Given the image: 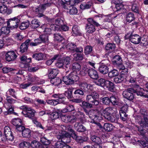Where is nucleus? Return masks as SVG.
I'll use <instances>...</instances> for the list:
<instances>
[{
	"label": "nucleus",
	"mask_w": 148,
	"mask_h": 148,
	"mask_svg": "<svg viewBox=\"0 0 148 148\" xmlns=\"http://www.w3.org/2000/svg\"><path fill=\"white\" fill-rule=\"evenodd\" d=\"M84 113L80 112H78L75 115H64L61 116L62 121L66 123L70 122L73 123L78 121L82 122V118L84 117Z\"/></svg>",
	"instance_id": "f257e3e1"
},
{
	"label": "nucleus",
	"mask_w": 148,
	"mask_h": 148,
	"mask_svg": "<svg viewBox=\"0 0 148 148\" xmlns=\"http://www.w3.org/2000/svg\"><path fill=\"white\" fill-rule=\"evenodd\" d=\"M139 88V85L138 84H133L132 88H128L127 91H124L123 92V97L129 100H132L134 98L133 93H136L137 88Z\"/></svg>",
	"instance_id": "f03ea898"
},
{
	"label": "nucleus",
	"mask_w": 148,
	"mask_h": 148,
	"mask_svg": "<svg viewBox=\"0 0 148 148\" xmlns=\"http://www.w3.org/2000/svg\"><path fill=\"white\" fill-rule=\"evenodd\" d=\"M88 23L86 26V32L88 33L92 34L95 32L96 30L94 25L98 27L100 26L99 24L96 22L95 20L91 18L87 19Z\"/></svg>",
	"instance_id": "7ed1b4c3"
},
{
	"label": "nucleus",
	"mask_w": 148,
	"mask_h": 148,
	"mask_svg": "<svg viewBox=\"0 0 148 148\" xmlns=\"http://www.w3.org/2000/svg\"><path fill=\"white\" fill-rule=\"evenodd\" d=\"M99 95L97 92L95 91L92 92L90 93L87 95L86 101L92 104V106H97L99 102L97 99L99 97Z\"/></svg>",
	"instance_id": "20e7f679"
},
{
	"label": "nucleus",
	"mask_w": 148,
	"mask_h": 148,
	"mask_svg": "<svg viewBox=\"0 0 148 148\" xmlns=\"http://www.w3.org/2000/svg\"><path fill=\"white\" fill-rule=\"evenodd\" d=\"M78 79V77L74 72H71L68 76H64L62 78L63 82L66 85L73 84Z\"/></svg>",
	"instance_id": "39448f33"
},
{
	"label": "nucleus",
	"mask_w": 148,
	"mask_h": 148,
	"mask_svg": "<svg viewBox=\"0 0 148 148\" xmlns=\"http://www.w3.org/2000/svg\"><path fill=\"white\" fill-rule=\"evenodd\" d=\"M21 109H24L22 113L26 117L32 119L34 116L35 111L30 108H28L26 106H23L20 107Z\"/></svg>",
	"instance_id": "423d86ee"
},
{
	"label": "nucleus",
	"mask_w": 148,
	"mask_h": 148,
	"mask_svg": "<svg viewBox=\"0 0 148 148\" xmlns=\"http://www.w3.org/2000/svg\"><path fill=\"white\" fill-rule=\"evenodd\" d=\"M19 22L18 18L15 17L9 19L7 22V24L8 27L11 29H13L18 27Z\"/></svg>",
	"instance_id": "0eeeda50"
},
{
	"label": "nucleus",
	"mask_w": 148,
	"mask_h": 148,
	"mask_svg": "<svg viewBox=\"0 0 148 148\" xmlns=\"http://www.w3.org/2000/svg\"><path fill=\"white\" fill-rule=\"evenodd\" d=\"M81 72L82 73V72H84L83 74L84 75L86 74L88 72L89 76L93 79H97L98 77V75L97 71L93 69H88L87 68H84L82 70Z\"/></svg>",
	"instance_id": "6e6552de"
},
{
	"label": "nucleus",
	"mask_w": 148,
	"mask_h": 148,
	"mask_svg": "<svg viewBox=\"0 0 148 148\" xmlns=\"http://www.w3.org/2000/svg\"><path fill=\"white\" fill-rule=\"evenodd\" d=\"M100 105L101 109L100 111L105 118L116 110L115 108L112 107H108L103 109L102 106L101 105Z\"/></svg>",
	"instance_id": "1a4fd4ad"
},
{
	"label": "nucleus",
	"mask_w": 148,
	"mask_h": 148,
	"mask_svg": "<svg viewBox=\"0 0 148 148\" xmlns=\"http://www.w3.org/2000/svg\"><path fill=\"white\" fill-rule=\"evenodd\" d=\"M5 59L8 62L14 61L16 58L17 56L14 51H8L5 54Z\"/></svg>",
	"instance_id": "9d476101"
},
{
	"label": "nucleus",
	"mask_w": 148,
	"mask_h": 148,
	"mask_svg": "<svg viewBox=\"0 0 148 148\" xmlns=\"http://www.w3.org/2000/svg\"><path fill=\"white\" fill-rule=\"evenodd\" d=\"M4 132L6 138L7 140L11 141L14 140V137L9 126H6L5 127L4 129Z\"/></svg>",
	"instance_id": "9b49d317"
},
{
	"label": "nucleus",
	"mask_w": 148,
	"mask_h": 148,
	"mask_svg": "<svg viewBox=\"0 0 148 148\" xmlns=\"http://www.w3.org/2000/svg\"><path fill=\"white\" fill-rule=\"evenodd\" d=\"M6 98L5 101H4V107L8 108V107H10L12 106L11 105L13 104L16 102V100L14 99L10 96H9L8 95H6Z\"/></svg>",
	"instance_id": "f8f14e48"
},
{
	"label": "nucleus",
	"mask_w": 148,
	"mask_h": 148,
	"mask_svg": "<svg viewBox=\"0 0 148 148\" xmlns=\"http://www.w3.org/2000/svg\"><path fill=\"white\" fill-rule=\"evenodd\" d=\"M130 41L132 43L138 44L140 43L141 40L140 36L138 34H131L129 37Z\"/></svg>",
	"instance_id": "ddd939ff"
},
{
	"label": "nucleus",
	"mask_w": 148,
	"mask_h": 148,
	"mask_svg": "<svg viewBox=\"0 0 148 148\" xmlns=\"http://www.w3.org/2000/svg\"><path fill=\"white\" fill-rule=\"evenodd\" d=\"M127 77L126 75L120 74L118 76L115 77L114 80L116 83H119L123 81H126L128 80Z\"/></svg>",
	"instance_id": "4468645a"
},
{
	"label": "nucleus",
	"mask_w": 148,
	"mask_h": 148,
	"mask_svg": "<svg viewBox=\"0 0 148 148\" xmlns=\"http://www.w3.org/2000/svg\"><path fill=\"white\" fill-rule=\"evenodd\" d=\"M32 57L35 59L38 60H45L47 58V54L45 53H35L33 55Z\"/></svg>",
	"instance_id": "2eb2a0df"
},
{
	"label": "nucleus",
	"mask_w": 148,
	"mask_h": 148,
	"mask_svg": "<svg viewBox=\"0 0 148 148\" xmlns=\"http://www.w3.org/2000/svg\"><path fill=\"white\" fill-rule=\"evenodd\" d=\"M109 68L106 64L103 63L100 64L99 67V71L101 73L106 74L108 72Z\"/></svg>",
	"instance_id": "dca6fc26"
},
{
	"label": "nucleus",
	"mask_w": 148,
	"mask_h": 148,
	"mask_svg": "<svg viewBox=\"0 0 148 148\" xmlns=\"http://www.w3.org/2000/svg\"><path fill=\"white\" fill-rule=\"evenodd\" d=\"M71 137V134L66 131L63 132L62 134L57 136V138L59 139H64L67 140L69 139L70 140Z\"/></svg>",
	"instance_id": "f3484780"
},
{
	"label": "nucleus",
	"mask_w": 148,
	"mask_h": 148,
	"mask_svg": "<svg viewBox=\"0 0 148 148\" xmlns=\"http://www.w3.org/2000/svg\"><path fill=\"white\" fill-rule=\"evenodd\" d=\"M51 4V3H48L40 5L39 7L36 8L35 12L40 13L45 10L47 7L50 6Z\"/></svg>",
	"instance_id": "a211bd4d"
},
{
	"label": "nucleus",
	"mask_w": 148,
	"mask_h": 148,
	"mask_svg": "<svg viewBox=\"0 0 148 148\" xmlns=\"http://www.w3.org/2000/svg\"><path fill=\"white\" fill-rule=\"evenodd\" d=\"M59 71L56 69H48V76L49 78L55 77L58 74Z\"/></svg>",
	"instance_id": "6ab92c4d"
},
{
	"label": "nucleus",
	"mask_w": 148,
	"mask_h": 148,
	"mask_svg": "<svg viewBox=\"0 0 148 148\" xmlns=\"http://www.w3.org/2000/svg\"><path fill=\"white\" fill-rule=\"evenodd\" d=\"M74 126L76 130L79 132H84L86 130V128L83 125L80 124L79 122L76 123Z\"/></svg>",
	"instance_id": "aec40b11"
},
{
	"label": "nucleus",
	"mask_w": 148,
	"mask_h": 148,
	"mask_svg": "<svg viewBox=\"0 0 148 148\" xmlns=\"http://www.w3.org/2000/svg\"><path fill=\"white\" fill-rule=\"evenodd\" d=\"M61 141H58L55 144V147L56 148H63L65 144L70 142V139L65 140L64 139H61Z\"/></svg>",
	"instance_id": "412c9836"
},
{
	"label": "nucleus",
	"mask_w": 148,
	"mask_h": 148,
	"mask_svg": "<svg viewBox=\"0 0 148 148\" xmlns=\"http://www.w3.org/2000/svg\"><path fill=\"white\" fill-rule=\"evenodd\" d=\"M79 86L80 87L81 89L83 90H85L86 88L88 89L91 90L92 87L91 84H88L85 82H80L79 84Z\"/></svg>",
	"instance_id": "4be33fe9"
},
{
	"label": "nucleus",
	"mask_w": 148,
	"mask_h": 148,
	"mask_svg": "<svg viewBox=\"0 0 148 148\" xmlns=\"http://www.w3.org/2000/svg\"><path fill=\"white\" fill-rule=\"evenodd\" d=\"M122 61L121 57L119 55H116L114 57L112 62L113 64L116 66L118 64H121Z\"/></svg>",
	"instance_id": "5701e85b"
},
{
	"label": "nucleus",
	"mask_w": 148,
	"mask_h": 148,
	"mask_svg": "<svg viewBox=\"0 0 148 148\" xmlns=\"http://www.w3.org/2000/svg\"><path fill=\"white\" fill-rule=\"evenodd\" d=\"M114 87V84L109 80H106L104 88H107L110 91H113Z\"/></svg>",
	"instance_id": "b1692460"
},
{
	"label": "nucleus",
	"mask_w": 148,
	"mask_h": 148,
	"mask_svg": "<svg viewBox=\"0 0 148 148\" xmlns=\"http://www.w3.org/2000/svg\"><path fill=\"white\" fill-rule=\"evenodd\" d=\"M52 97L54 98H58L57 100H59L60 102L59 103H62L64 104H65L64 101V99L65 98L64 97V96L62 94H54L52 95Z\"/></svg>",
	"instance_id": "393cba45"
},
{
	"label": "nucleus",
	"mask_w": 148,
	"mask_h": 148,
	"mask_svg": "<svg viewBox=\"0 0 148 148\" xmlns=\"http://www.w3.org/2000/svg\"><path fill=\"white\" fill-rule=\"evenodd\" d=\"M138 124L142 128H145L148 130V119L147 118H143L142 121L138 122Z\"/></svg>",
	"instance_id": "a878e982"
},
{
	"label": "nucleus",
	"mask_w": 148,
	"mask_h": 148,
	"mask_svg": "<svg viewBox=\"0 0 148 148\" xmlns=\"http://www.w3.org/2000/svg\"><path fill=\"white\" fill-rule=\"evenodd\" d=\"M124 107H123L121 110L120 111V118L123 121H125L127 120V115L126 114V112L127 110V109L124 111L123 110Z\"/></svg>",
	"instance_id": "bb28decb"
},
{
	"label": "nucleus",
	"mask_w": 148,
	"mask_h": 148,
	"mask_svg": "<svg viewBox=\"0 0 148 148\" xmlns=\"http://www.w3.org/2000/svg\"><path fill=\"white\" fill-rule=\"evenodd\" d=\"M61 59L63 60V63L65 67L66 68L69 67L71 60L69 56H66L64 57Z\"/></svg>",
	"instance_id": "cd10ccee"
},
{
	"label": "nucleus",
	"mask_w": 148,
	"mask_h": 148,
	"mask_svg": "<svg viewBox=\"0 0 148 148\" xmlns=\"http://www.w3.org/2000/svg\"><path fill=\"white\" fill-rule=\"evenodd\" d=\"M72 31L74 36L80 35L81 34L79 28L77 25H75L73 27Z\"/></svg>",
	"instance_id": "c85d7f7f"
},
{
	"label": "nucleus",
	"mask_w": 148,
	"mask_h": 148,
	"mask_svg": "<svg viewBox=\"0 0 148 148\" xmlns=\"http://www.w3.org/2000/svg\"><path fill=\"white\" fill-rule=\"evenodd\" d=\"M22 134L24 137L27 138H30L31 135V130L28 128H25L22 131Z\"/></svg>",
	"instance_id": "c756f323"
},
{
	"label": "nucleus",
	"mask_w": 148,
	"mask_h": 148,
	"mask_svg": "<svg viewBox=\"0 0 148 148\" xmlns=\"http://www.w3.org/2000/svg\"><path fill=\"white\" fill-rule=\"evenodd\" d=\"M40 22L38 19H34L31 22V27L33 29H36L40 26Z\"/></svg>",
	"instance_id": "7c9ffc66"
},
{
	"label": "nucleus",
	"mask_w": 148,
	"mask_h": 148,
	"mask_svg": "<svg viewBox=\"0 0 148 148\" xmlns=\"http://www.w3.org/2000/svg\"><path fill=\"white\" fill-rule=\"evenodd\" d=\"M51 83L53 85L57 86L62 82L61 79L59 78H54L51 79Z\"/></svg>",
	"instance_id": "2f4dec72"
},
{
	"label": "nucleus",
	"mask_w": 148,
	"mask_h": 148,
	"mask_svg": "<svg viewBox=\"0 0 148 148\" xmlns=\"http://www.w3.org/2000/svg\"><path fill=\"white\" fill-rule=\"evenodd\" d=\"M110 102L114 105H116L118 104L119 102L120 99L117 97L112 96L110 97Z\"/></svg>",
	"instance_id": "473e14b6"
},
{
	"label": "nucleus",
	"mask_w": 148,
	"mask_h": 148,
	"mask_svg": "<svg viewBox=\"0 0 148 148\" xmlns=\"http://www.w3.org/2000/svg\"><path fill=\"white\" fill-rule=\"evenodd\" d=\"M115 8L116 9V11L119 14L123 13L125 10L123 8V6L122 3L116 5Z\"/></svg>",
	"instance_id": "72a5a7b5"
},
{
	"label": "nucleus",
	"mask_w": 148,
	"mask_h": 148,
	"mask_svg": "<svg viewBox=\"0 0 148 148\" xmlns=\"http://www.w3.org/2000/svg\"><path fill=\"white\" fill-rule=\"evenodd\" d=\"M114 127L112 124L109 123H105L104 124L103 128L106 131L109 132L112 131Z\"/></svg>",
	"instance_id": "f704fd0d"
},
{
	"label": "nucleus",
	"mask_w": 148,
	"mask_h": 148,
	"mask_svg": "<svg viewBox=\"0 0 148 148\" xmlns=\"http://www.w3.org/2000/svg\"><path fill=\"white\" fill-rule=\"evenodd\" d=\"M126 18L127 21L130 23L134 19V15L133 13L129 12L127 14Z\"/></svg>",
	"instance_id": "c9c22d12"
},
{
	"label": "nucleus",
	"mask_w": 148,
	"mask_h": 148,
	"mask_svg": "<svg viewBox=\"0 0 148 148\" xmlns=\"http://www.w3.org/2000/svg\"><path fill=\"white\" fill-rule=\"evenodd\" d=\"M80 106L83 108H91L93 107V106L87 101H83L82 104H80Z\"/></svg>",
	"instance_id": "e433bc0d"
},
{
	"label": "nucleus",
	"mask_w": 148,
	"mask_h": 148,
	"mask_svg": "<svg viewBox=\"0 0 148 148\" xmlns=\"http://www.w3.org/2000/svg\"><path fill=\"white\" fill-rule=\"evenodd\" d=\"M62 110H60L58 112L56 111L52 112L50 114V117L52 120H54L58 118L60 116Z\"/></svg>",
	"instance_id": "4c0bfd02"
},
{
	"label": "nucleus",
	"mask_w": 148,
	"mask_h": 148,
	"mask_svg": "<svg viewBox=\"0 0 148 148\" xmlns=\"http://www.w3.org/2000/svg\"><path fill=\"white\" fill-rule=\"evenodd\" d=\"M60 102L59 100L57 99H47L46 100V103L51 106H56Z\"/></svg>",
	"instance_id": "58836bf2"
},
{
	"label": "nucleus",
	"mask_w": 148,
	"mask_h": 148,
	"mask_svg": "<svg viewBox=\"0 0 148 148\" xmlns=\"http://www.w3.org/2000/svg\"><path fill=\"white\" fill-rule=\"evenodd\" d=\"M106 81L105 79L100 78L96 81L95 83L97 85L104 88Z\"/></svg>",
	"instance_id": "ea45409f"
},
{
	"label": "nucleus",
	"mask_w": 148,
	"mask_h": 148,
	"mask_svg": "<svg viewBox=\"0 0 148 148\" xmlns=\"http://www.w3.org/2000/svg\"><path fill=\"white\" fill-rule=\"evenodd\" d=\"M91 140L97 144H100L101 142V140L99 137L93 135L91 136L90 138Z\"/></svg>",
	"instance_id": "a19ab883"
},
{
	"label": "nucleus",
	"mask_w": 148,
	"mask_h": 148,
	"mask_svg": "<svg viewBox=\"0 0 148 148\" xmlns=\"http://www.w3.org/2000/svg\"><path fill=\"white\" fill-rule=\"evenodd\" d=\"M12 123L13 125L16 127L19 125H22V121L19 118H14L12 120Z\"/></svg>",
	"instance_id": "79ce46f5"
},
{
	"label": "nucleus",
	"mask_w": 148,
	"mask_h": 148,
	"mask_svg": "<svg viewBox=\"0 0 148 148\" xmlns=\"http://www.w3.org/2000/svg\"><path fill=\"white\" fill-rule=\"evenodd\" d=\"M115 113L114 112L112 114H110L107 117L106 119L112 122H114L115 121L116 117L115 115Z\"/></svg>",
	"instance_id": "37998d69"
},
{
	"label": "nucleus",
	"mask_w": 148,
	"mask_h": 148,
	"mask_svg": "<svg viewBox=\"0 0 148 148\" xmlns=\"http://www.w3.org/2000/svg\"><path fill=\"white\" fill-rule=\"evenodd\" d=\"M74 109V107L73 105H67L65 108L62 110V111L63 112H70L73 111Z\"/></svg>",
	"instance_id": "c03bdc74"
},
{
	"label": "nucleus",
	"mask_w": 148,
	"mask_h": 148,
	"mask_svg": "<svg viewBox=\"0 0 148 148\" xmlns=\"http://www.w3.org/2000/svg\"><path fill=\"white\" fill-rule=\"evenodd\" d=\"M30 23L28 21L22 23L19 26L20 29L21 30H24L27 28L29 26Z\"/></svg>",
	"instance_id": "a18cd8bd"
},
{
	"label": "nucleus",
	"mask_w": 148,
	"mask_h": 148,
	"mask_svg": "<svg viewBox=\"0 0 148 148\" xmlns=\"http://www.w3.org/2000/svg\"><path fill=\"white\" fill-rule=\"evenodd\" d=\"M141 46H146L148 45V38L142 37L140 42Z\"/></svg>",
	"instance_id": "49530a36"
},
{
	"label": "nucleus",
	"mask_w": 148,
	"mask_h": 148,
	"mask_svg": "<svg viewBox=\"0 0 148 148\" xmlns=\"http://www.w3.org/2000/svg\"><path fill=\"white\" fill-rule=\"evenodd\" d=\"M116 47L114 43H109L107 44L105 47V49L107 50H112L114 49Z\"/></svg>",
	"instance_id": "de8ad7c7"
},
{
	"label": "nucleus",
	"mask_w": 148,
	"mask_h": 148,
	"mask_svg": "<svg viewBox=\"0 0 148 148\" xmlns=\"http://www.w3.org/2000/svg\"><path fill=\"white\" fill-rule=\"evenodd\" d=\"M42 43V42L41 39L39 37V38L34 40V42H31L30 43V45L31 46H35Z\"/></svg>",
	"instance_id": "09e8293b"
},
{
	"label": "nucleus",
	"mask_w": 148,
	"mask_h": 148,
	"mask_svg": "<svg viewBox=\"0 0 148 148\" xmlns=\"http://www.w3.org/2000/svg\"><path fill=\"white\" fill-rule=\"evenodd\" d=\"M91 2H88L87 3H83L80 5V7L82 9H85L90 8L92 5Z\"/></svg>",
	"instance_id": "8fccbe9b"
},
{
	"label": "nucleus",
	"mask_w": 148,
	"mask_h": 148,
	"mask_svg": "<svg viewBox=\"0 0 148 148\" xmlns=\"http://www.w3.org/2000/svg\"><path fill=\"white\" fill-rule=\"evenodd\" d=\"M118 72L116 70H113L108 73V76L110 77H112L118 76Z\"/></svg>",
	"instance_id": "3c124183"
},
{
	"label": "nucleus",
	"mask_w": 148,
	"mask_h": 148,
	"mask_svg": "<svg viewBox=\"0 0 148 148\" xmlns=\"http://www.w3.org/2000/svg\"><path fill=\"white\" fill-rule=\"evenodd\" d=\"M30 146V143L27 141L22 142L19 145V146L21 148H28Z\"/></svg>",
	"instance_id": "603ef678"
},
{
	"label": "nucleus",
	"mask_w": 148,
	"mask_h": 148,
	"mask_svg": "<svg viewBox=\"0 0 148 148\" xmlns=\"http://www.w3.org/2000/svg\"><path fill=\"white\" fill-rule=\"evenodd\" d=\"M28 46L25 43H22L20 46V52L21 53L26 52L28 49Z\"/></svg>",
	"instance_id": "864d4df0"
},
{
	"label": "nucleus",
	"mask_w": 148,
	"mask_h": 148,
	"mask_svg": "<svg viewBox=\"0 0 148 148\" xmlns=\"http://www.w3.org/2000/svg\"><path fill=\"white\" fill-rule=\"evenodd\" d=\"M40 37L42 43H45L48 42L49 39L48 35H42L40 36Z\"/></svg>",
	"instance_id": "5fc2aeb1"
},
{
	"label": "nucleus",
	"mask_w": 148,
	"mask_h": 148,
	"mask_svg": "<svg viewBox=\"0 0 148 148\" xmlns=\"http://www.w3.org/2000/svg\"><path fill=\"white\" fill-rule=\"evenodd\" d=\"M6 109L7 111L6 112H5L4 114L5 115L10 114H16V113L14 112V108L13 106H11L10 107H8V108Z\"/></svg>",
	"instance_id": "6e6d98bb"
},
{
	"label": "nucleus",
	"mask_w": 148,
	"mask_h": 148,
	"mask_svg": "<svg viewBox=\"0 0 148 148\" xmlns=\"http://www.w3.org/2000/svg\"><path fill=\"white\" fill-rule=\"evenodd\" d=\"M67 12L70 14H75L77 13V10L75 7H71L69 10H68Z\"/></svg>",
	"instance_id": "4d7b16f0"
},
{
	"label": "nucleus",
	"mask_w": 148,
	"mask_h": 148,
	"mask_svg": "<svg viewBox=\"0 0 148 148\" xmlns=\"http://www.w3.org/2000/svg\"><path fill=\"white\" fill-rule=\"evenodd\" d=\"M84 56L83 54L77 53L74 55V59L76 60H82L83 59Z\"/></svg>",
	"instance_id": "13d9d810"
},
{
	"label": "nucleus",
	"mask_w": 148,
	"mask_h": 148,
	"mask_svg": "<svg viewBox=\"0 0 148 148\" xmlns=\"http://www.w3.org/2000/svg\"><path fill=\"white\" fill-rule=\"evenodd\" d=\"M92 50V47L89 46H87L84 48V53L85 55L90 54Z\"/></svg>",
	"instance_id": "bf43d9fd"
},
{
	"label": "nucleus",
	"mask_w": 148,
	"mask_h": 148,
	"mask_svg": "<svg viewBox=\"0 0 148 148\" xmlns=\"http://www.w3.org/2000/svg\"><path fill=\"white\" fill-rule=\"evenodd\" d=\"M80 65L77 63H75L73 64L72 68L73 70L79 71L81 69Z\"/></svg>",
	"instance_id": "052dcab7"
},
{
	"label": "nucleus",
	"mask_w": 148,
	"mask_h": 148,
	"mask_svg": "<svg viewBox=\"0 0 148 148\" xmlns=\"http://www.w3.org/2000/svg\"><path fill=\"white\" fill-rule=\"evenodd\" d=\"M54 36L55 40L58 41H61L64 39L63 37L59 34H54Z\"/></svg>",
	"instance_id": "680f3d73"
},
{
	"label": "nucleus",
	"mask_w": 148,
	"mask_h": 148,
	"mask_svg": "<svg viewBox=\"0 0 148 148\" xmlns=\"http://www.w3.org/2000/svg\"><path fill=\"white\" fill-rule=\"evenodd\" d=\"M31 146L33 148H39L40 145V143L35 140L32 141L30 143V146Z\"/></svg>",
	"instance_id": "e2e57ef3"
},
{
	"label": "nucleus",
	"mask_w": 148,
	"mask_h": 148,
	"mask_svg": "<svg viewBox=\"0 0 148 148\" xmlns=\"http://www.w3.org/2000/svg\"><path fill=\"white\" fill-rule=\"evenodd\" d=\"M55 65L56 66L59 68H61L64 66L63 60L61 59L58 60L56 63Z\"/></svg>",
	"instance_id": "0e129e2a"
},
{
	"label": "nucleus",
	"mask_w": 148,
	"mask_h": 148,
	"mask_svg": "<svg viewBox=\"0 0 148 148\" xmlns=\"http://www.w3.org/2000/svg\"><path fill=\"white\" fill-rule=\"evenodd\" d=\"M137 142L139 145H142L143 148H145L148 146V143L145 141L139 140L137 141Z\"/></svg>",
	"instance_id": "69168bd1"
},
{
	"label": "nucleus",
	"mask_w": 148,
	"mask_h": 148,
	"mask_svg": "<svg viewBox=\"0 0 148 148\" xmlns=\"http://www.w3.org/2000/svg\"><path fill=\"white\" fill-rule=\"evenodd\" d=\"M67 48L69 50L74 51L76 45L73 43H69L67 44Z\"/></svg>",
	"instance_id": "338daca9"
},
{
	"label": "nucleus",
	"mask_w": 148,
	"mask_h": 148,
	"mask_svg": "<svg viewBox=\"0 0 148 148\" xmlns=\"http://www.w3.org/2000/svg\"><path fill=\"white\" fill-rule=\"evenodd\" d=\"M74 95L83 96L84 94L83 90L81 89H76L74 92Z\"/></svg>",
	"instance_id": "774afa93"
}]
</instances>
